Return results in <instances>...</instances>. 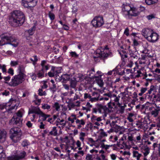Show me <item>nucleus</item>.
I'll return each instance as SVG.
<instances>
[{
	"instance_id": "f257e3e1",
	"label": "nucleus",
	"mask_w": 160,
	"mask_h": 160,
	"mask_svg": "<svg viewBox=\"0 0 160 160\" xmlns=\"http://www.w3.org/2000/svg\"><path fill=\"white\" fill-rule=\"evenodd\" d=\"M9 23L13 27L21 26L24 22L25 16L23 13L19 10L11 12L8 17Z\"/></svg>"
},
{
	"instance_id": "f03ea898",
	"label": "nucleus",
	"mask_w": 160,
	"mask_h": 160,
	"mask_svg": "<svg viewBox=\"0 0 160 160\" xmlns=\"http://www.w3.org/2000/svg\"><path fill=\"white\" fill-rule=\"evenodd\" d=\"M122 13L125 18L128 19L131 18L132 17L137 16L139 14L136 8L124 4L122 6Z\"/></svg>"
},
{
	"instance_id": "7ed1b4c3",
	"label": "nucleus",
	"mask_w": 160,
	"mask_h": 160,
	"mask_svg": "<svg viewBox=\"0 0 160 160\" xmlns=\"http://www.w3.org/2000/svg\"><path fill=\"white\" fill-rule=\"evenodd\" d=\"M6 44H10L16 47L18 45V42L13 35L8 33L0 37V45L2 46Z\"/></svg>"
},
{
	"instance_id": "20e7f679",
	"label": "nucleus",
	"mask_w": 160,
	"mask_h": 160,
	"mask_svg": "<svg viewBox=\"0 0 160 160\" xmlns=\"http://www.w3.org/2000/svg\"><path fill=\"white\" fill-rule=\"evenodd\" d=\"M109 49V48L107 45L105 46L104 49L101 48L97 49L93 55L94 58H99L102 59H105L108 57H112V55L111 52H107L104 51L105 50Z\"/></svg>"
},
{
	"instance_id": "39448f33",
	"label": "nucleus",
	"mask_w": 160,
	"mask_h": 160,
	"mask_svg": "<svg viewBox=\"0 0 160 160\" xmlns=\"http://www.w3.org/2000/svg\"><path fill=\"white\" fill-rule=\"evenodd\" d=\"M25 77L18 74L13 76L10 82L9 86L12 87H15L21 84L25 80Z\"/></svg>"
},
{
	"instance_id": "423d86ee",
	"label": "nucleus",
	"mask_w": 160,
	"mask_h": 160,
	"mask_svg": "<svg viewBox=\"0 0 160 160\" xmlns=\"http://www.w3.org/2000/svg\"><path fill=\"white\" fill-rule=\"evenodd\" d=\"M104 23L103 17L100 16L95 17L91 22V24L95 28L101 27Z\"/></svg>"
},
{
	"instance_id": "0eeeda50",
	"label": "nucleus",
	"mask_w": 160,
	"mask_h": 160,
	"mask_svg": "<svg viewBox=\"0 0 160 160\" xmlns=\"http://www.w3.org/2000/svg\"><path fill=\"white\" fill-rule=\"evenodd\" d=\"M75 142H73L72 143H70L69 141H68V142H66L65 146V150L67 152L68 156H70V153L71 152V149L73 150L74 151H76L77 148L75 147Z\"/></svg>"
},
{
	"instance_id": "6e6552de",
	"label": "nucleus",
	"mask_w": 160,
	"mask_h": 160,
	"mask_svg": "<svg viewBox=\"0 0 160 160\" xmlns=\"http://www.w3.org/2000/svg\"><path fill=\"white\" fill-rule=\"evenodd\" d=\"M22 5L25 8L33 7L36 5L38 0H22Z\"/></svg>"
},
{
	"instance_id": "1a4fd4ad",
	"label": "nucleus",
	"mask_w": 160,
	"mask_h": 160,
	"mask_svg": "<svg viewBox=\"0 0 160 160\" xmlns=\"http://www.w3.org/2000/svg\"><path fill=\"white\" fill-rule=\"evenodd\" d=\"M22 119H19L15 116H13L9 121V123L11 125H17L21 127L22 124Z\"/></svg>"
},
{
	"instance_id": "9d476101",
	"label": "nucleus",
	"mask_w": 160,
	"mask_h": 160,
	"mask_svg": "<svg viewBox=\"0 0 160 160\" xmlns=\"http://www.w3.org/2000/svg\"><path fill=\"white\" fill-rule=\"evenodd\" d=\"M26 155V152L23 151L22 152L19 154L13 155L11 157H9L8 158V160H19L20 159L23 158Z\"/></svg>"
},
{
	"instance_id": "9b49d317",
	"label": "nucleus",
	"mask_w": 160,
	"mask_h": 160,
	"mask_svg": "<svg viewBox=\"0 0 160 160\" xmlns=\"http://www.w3.org/2000/svg\"><path fill=\"white\" fill-rule=\"evenodd\" d=\"M153 32L151 29L144 28L142 30V34L148 40Z\"/></svg>"
},
{
	"instance_id": "f8f14e48",
	"label": "nucleus",
	"mask_w": 160,
	"mask_h": 160,
	"mask_svg": "<svg viewBox=\"0 0 160 160\" xmlns=\"http://www.w3.org/2000/svg\"><path fill=\"white\" fill-rule=\"evenodd\" d=\"M20 130V128L17 127H14L12 128L10 131L11 139H12L14 137L18 135Z\"/></svg>"
},
{
	"instance_id": "ddd939ff",
	"label": "nucleus",
	"mask_w": 160,
	"mask_h": 160,
	"mask_svg": "<svg viewBox=\"0 0 160 160\" xmlns=\"http://www.w3.org/2000/svg\"><path fill=\"white\" fill-rule=\"evenodd\" d=\"M158 34L154 32H153L150 37L149 38L148 40L152 42H155L158 39Z\"/></svg>"
},
{
	"instance_id": "4468645a",
	"label": "nucleus",
	"mask_w": 160,
	"mask_h": 160,
	"mask_svg": "<svg viewBox=\"0 0 160 160\" xmlns=\"http://www.w3.org/2000/svg\"><path fill=\"white\" fill-rule=\"evenodd\" d=\"M41 110L39 108L37 107H33L31 109H29L28 111V114L34 113L39 114Z\"/></svg>"
},
{
	"instance_id": "2eb2a0df",
	"label": "nucleus",
	"mask_w": 160,
	"mask_h": 160,
	"mask_svg": "<svg viewBox=\"0 0 160 160\" xmlns=\"http://www.w3.org/2000/svg\"><path fill=\"white\" fill-rule=\"evenodd\" d=\"M109 110L108 108L106 106H103L101 104L98 105V111L100 113H105Z\"/></svg>"
},
{
	"instance_id": "dca6fc26",
	"label": "nucleus",
	"mask_w": 160,
	"mask_h": 160,
	"mask_svg": "<svg viewBox=\"0 0 160 160\" xmlns=\"http://www.w3.org/2000/svg\"><path fill=\"white\" fill-rule=\"evenodd\" d=\"M157 108H154V110L151 111V114L153 117L156 118L158 117L159 113L160 112V107Z\"/></svg>"
},
{
	"instance_id": "f3484780",
	"label": "nucleus",
	"mask_w": 160,
	"mask_h": 160,
	"mask_svg": "<svg viewBox=\"0 0 160 160\" xmlns=\"http://www.w3.org/2000/svg\"><path fill=\"white\" fill-rule=\"evenodd\" d=\"M70 88H75L77 84V81L76 78H71L70 81Z\"/></svg>"
},
{
	"instance_id": "a211bd4d",
	"label": "nucleus",
	"mask_w": 160,
	"mask_h": 160,
	"mask_svg": "<svg viewBox=\"0 0 160 160\" xmlns=\"http://www.w3.org/2000/svg\"><path fill=\"white\" fill-rule=\"evenodd\" d=\"M95 71L94 69L92 68L90 71H88L87 72V75L89 76V77L91 78H97L94 75Z\"/></svg>"
},
{
	"instance_id": "6ab92c4d",
	"label": "nucleus",
	"mask_w": 160,
	"mask_h": 160,
	"mask_svg": "<svg viewBox=\"0 0 160 160\" xmlns=\"http://www.w3.org/2000/svg\"><path fill=\"white\" fill-rule=\"evenodd\" d=\"M19 71L18 74L23 76L25 77H26V75L24 73V68L23 66H19L18 68Z\"/></svg>"
},
{
	"instance_id": "aec40b11",
	"label": "nucleus",
	"mask_w": 160,
	"mask_h": 160,
	"mask_svg": "<svg viewBox=\"0 0 160 160\" xmlns=\"http://www.w3.org/2000/svg\"><path fill=\"white\" fill-rule=\"evenodd\" d=\"M72 75L70 74H65L62 76L61 77V80H63L62 82L68 81L70 79Z\"/></svg>"
},
{
	"instance_id": "412c9836",
	"label": "nucleus",
	"mask_w": 160,
	"mask_h": 160,
	"mask_svg": "<svg viewBox=\"0 0 160 160\" xmlns=\"http://www.w3.org/2000/svg\"><path fill=\"white\" fill-rule=\"evenodd\" d=\"M57 70L54 67H52L51 71L48 73V75L51 77H53L56 74Z\"/></svg>"
},
{
	"instance_id": "4be33fe9",
	"label": "nucleus",
	"mask_w": 160,
	"mask_h": 160,
	"mask_svg": "<svg viewBox=\"0 0 160 160\" xmlns=\"http://www.w3.org/2000/svg\"><path fill=\"white\" fill-rule=\"evenodd\" d=\"M39 115L40 116V117H42L41 119L42 121H44L46 120V119L50 117V115H49L46 114L43 112L42 111L40 112Z\"/></svg>"
},
{
	"instance_id": "5701e85b",
	"label": "nucleus",
	"mask_w": 160,
	"mask_h": 160,
	"mask_svg": "<svg viewBox=\"0 0 160 160\" xmlns=\"http://www.w3.org/2000/svg\"><path fill=\"white\" fill-rule=\"evenodd\" d=\"M7 137V132L4 130L0 131V140L2 139H6Z\"/></svg>"
},
{
	"instance_id": "b1692460",
	"label": "nucleus",
	"mask_w": 160,
	"mask_h": 160,
	"mask_svg": "<svg viewBox=\"0 0 160 160\" xmlns=\"http://www.w3.org/2000/svg\"><path fill=\"white\" fill-rule=\"evenodd\" d=\"M23 115V114L22 112V110H20L18 111L17 113L14 114L13 116H15L19 119H22V118Z\"/></svg>"
},
{
	"instance_id": "393cba45",
	"label": "nucleus",
	"mask_w": 160,
	"mask_h": 160,
	"mask_svg": "<svg viewBox=\"0 0 160 160\" xmlns=\"http://www.w3.org/2000/svg\"><path fill=\"white\" fill-rule=\"evenodd\" d=\"M58 134L57 130L56 129V128L54 127L53 128L52 130L49 132V136L50 135H53L56 136Z\"/></svg>"
},
{
	"instance_id": "a878e982",
	"label": "nucleus",
	"mask_w": 160,
	"mask_h": 160,
	"mask_svg": "<svg viewBox=\"0 0 160 160\" xmlns=\"http://www.w3.org/2000/svg\"><path fill=\"white\" fill-rule=\"evenodd\" d=\"M117 145L121 149H123L124 146L126 148H128V146L126 144V143H125L124 142H122V144L120 143V142H117Z\"/></svg>"
},
{
	"instance_id": "bb28decb",
	"label": "nucleus",
	"mask_w": 160,
	"mask_h": 160,
	"mask_svg": "<svg viewBox=\"0 0 160 160\" xmlns=\"http://www.w3.org/2000/svg\"><path fill=\"white\" fill-rule=\"evenodd\" d=\"M10 103V102H8L7 103H3L0 104V110H2L5 108L6 109L7 106L9 107L11 105Z\"/></svg>"
},
{
	"instance_id": "cd10ccee",
	"label": "nucleus",
	"mask_w": 160,
	"mask_h": 160,
	"mask_svg": "<svg viewBox=\"0 0 160 160\" xmlns=\"http://www.w3.org/2000/svg\"><path fill=\"white\" fill-rule=\"evenodd\" d=\"M6 155L5 152H3V149L2 146L0 145V158H4Z\"/></svg>"
},
{
	"instance_id": "c85d7f7f",
	"label": "nucleus",
	"mask_w": 160,
	"mask_h": 160,
	"mask_svg": "<svg viewBox=\"0 0 160 160\" xmlns=\"http://www.w3.org/2000/svg\"><path fill=\"white\" fill-rule=\"evenodd\" d=\"M36 26V25L34 24L32 28L28 30V32L30 35H32L34 33V32L35 30Z\"/></svg>"
},
{
	"instance_id": "c756f323",
	"label": "nucleus",
	"mask_w": 160,
	"mask_h": 160,
	"mask_svg": "<svg viewBox=\"0 0 160 160\" xmlns=\"http://www.w3.org/2000/svg\"><path fill=\"white\" fill-rule=\"evenodd\" d=\"M136 125L138 127L140 128H144L143 129H147L148 128V125L147 123H145L144 125H143V123H141V124L140 125L139 124H138L137 123Z\"/></svg>"
},
{
	"instance_id": "7c9ffc66",
	"label": "nucleus",
	"mask_w": 160,
	"mask_h": 160,
	"mask_svg": "<svg viewBox=\"0 0 160 160\" xmlns=\"http://www.w3.org/2000/svg\"><path fill=\"white\" fill-rule=\"evenodd\" d=\"M158 0H145L146 3L148 5L154 4L157 2Z\"/></svg>"
},
{
	"instance_id": "2f4dec72",
	"label": "nucleus",
	"mask_w": 160,
	"mask_h": 160,
	"mask_svg": "<svg viewBox=\"0 0 160 160\" xmlns=\"http://www.w3.org/2000/svg\"><path fill=\"white\" fill-rule=\"evenodd\" d=\"M151 134L150 133L149 135H146L143 136L142 140L143 139L145 140L146 139H148V140L150 139V140H153L154 139V137L153 136H151Z\"/></svg>"
},
{
	"instance_id": "473e14b6",
	"label": "nucleus",
	"mask_w": 160,
	"mask_h": 160,
	"mask_svg": "<svg viewBox=\"0 0 160 160\" xmlns=\"http://www.w3.org/2000/svg\"><path fill=\"white\" fill-rule=\"evenodd\" d=\"M3 79L4 80V83L8 84L9 86V83L10 82L9 81H10L11 77L9 76L4 77L3 78Z\"/></svg>"
},
{
	"instance_id": "72a5a7b5",
	"label": "nucleus",
	"mask_w": 160,
	"mask_h": 160,
	"mask_svg": "<svg viewBox=\"0 0 160 160\" xmlns=\"http://www.w3.org/2000/svg\"><path fill=\"white\" fill-rule=\"evenodd\" d=\"M48 16L51 21L53 20L55 18V15L51 11L49 12Z\"/></svg>"
},
{
	"instance_id": "f704fd0d",
	"label": "nucleus",
	"mask_w": 160,
	"mask_h": 160,
	"mask_svg": "<svg viewBox=\"0 0 160 160\" xmlns=\"http://www.w3.org/2000/svg\"><path fill=\"white\" fill-rule=\"evenodd\" d=\"M44 69H42V70L38 72L37 73V75L38 77L39 78H42L44 77Z\"/></svg>"
},
{
	"instance_id": "c9c22d12",
	"label": "nucleus",
	"mask_w": 160,
	"mask_h": 160,
	"mask_svg": "<svg viewBox=\"0 0 160 160\" xmlns=\"http://www.w3.org/2000/svg\"><path fill=\"white\" fill-rule=\"evenodd\" d=\"M56 111H59L60 110V106L58 102H56L53 106Z\"/></svg>"
},
{
	"instance_id": "e433bc0d",
	"label": "nucleus",
	"mask_w": 160,
	"mask_h": 160,
	"mask_svg": "<svg viewBox=\"0 0 160 160\" xmlns=\"http://www.w3.org/2000/svg\"><path fill=\"white\" fill-rule=\"evenodd\" d=\"M96 80L98 84L100 87H102L103 86V81L101 79H96Z\"/></svg>"
},
{
	"instance_id": "4c0bfd02",
	"label": "nucleus",
	"mask_w": 160,
	"mask_h": 160,
	"mask_svg": "<svg viewBox=\"0 0 160 160\" xmlns=\"http://www.w3.org/2000/svg\"><path fill=\"white\" fill-rule=\"evenodd\" d=\"M50 89L53 93L55 92L57 89L56 84H52V86L50 88Z\"/></svg>"
},
{
	"instance_id": "58836bf2",
	"label": "nucleus",
	"mask_w": 160,
	"mask_h": 160,
	"mask_svg": "<svg viewBox=\"0 0 160 160\" xmlns=\"http://www.w3.org/2000/svg\"><path fill=\"white\" fill-rule=\"evenodd\" d=\"M34 59L31 58L30 60L32 62V63L33 65H35L36 64V62L38 61V58L37 56L35 55L33 56Z\"/></svg>"
},
{
	"instance_id": "ea45409f",
	"label": "nucleus",
	"mask_w": 160,
	"mask_h": 160,
	"mask_svg": "<svg viewBox=\"0 0 160 160\" xmlns=\"http://www.w3.org/2000/svg\"><path fill=\"white\" fill-rule=\"evenodd\" d=\"M42 88H39L38 90V95L40 96L43 95H46V93L45 91L43 92Z\"/></svg>"
},
{
	"instance_id": "a19ab883",
	"label": "nucleus",
	"mask_w": 160,
	"mask_h": 160,
	"mask_svg": "<svg viewBox=\"0 0 160 160\" xmlns=\"http://www.w3.org/2000/svg\"><path fill=\"white\" fill-rule=\"evenodd\" d=\"M92 124L91 123H89L87 124L85 126V129L87 130L88 131L89 128L91 129L92 128Z\"/></svg>"
},
{
	"instance_id": "79ce46f5",
	"label": "nucleus",
	"mask_w": 160,
	"mask_h": 160,
	"mask_svg": "<svg viewBox=\"0 0 160 160\" xmlns=\"http://www.w3.org/2000/svg\"><path fill=\"white\" fill-rule=\"evenodd\" d=\"M2 69V72L3 73L6 72L7 70L6 68V66L5 65H2L0 64V69Z\"/></svg>"
},
{
	"instance_id": "37998d69",
	"label": "nucleus",
	"mask_w": 160,
	"mask_h": 160,
	"mask_svg": "<svg viewBox=\"0 0 160 160\" xmlns=\"http://www.w3.org/2000/svg\"><path fill=\"white\" fill-rule=\"evenodd\" d=\"M153 98L156 99V101L160 102V94L158 93L154 95Z\"/></svg>"
},
{
	"instance_id": "c03bdc74",
	"label": "nucleus",
	"mask_w": 160,
	"mask_h": 160,
	"mask_svg": "<svg viewBox=\"0 0 160 160\" xmlns=\"http://www.w3.org/2000/svg\"><path fill=\"white\" fill-rule=\"evenodd\" d=\"M50 106L48 104H44L42 105V108L44 109H47L48 110L50 108Z\"/></svg>"
},
{
	"instance_id": "a18cd8bd",
	"label": "nucleus",
	"mask_w": 160,
	"mask_h": 160,
	"mask_svg": "<svg viewBox=\"0 0 160 160\" xmlns=\"http://www.w3.org/2000/svg\"><path fill=\"white\" fill-rule=\"evenodd\" d=\"M145 152L144 153V157H146L149 152V148L148 147H147L144 149Z\"/></svg>"
},
{
	"instance_id": "49530a36",
	"label": "nucleus",
	"mask_w": 160,
	"mask_h": 160,
	"mask_svg": "<svg viewBox=\"0 0 160 160\" xmlns=\"http://www.w3.org/2000/svg\"><path fill=\"white\" fill-rule=\"evenodd\" d=\"M146 18L148 20H150L154 18H155V15L154 14L149 15L148 16H147Z\"/></svg>"
},
{
	"instance_id": "de8ad7c7",
	"label": "nucleus",
	"mask_w": 160,
	"mask_h": 160,
	"mask_svg": "<svg viewBox=\"0 0 160 160\" xmlns=\"http://www.w3.org/2000/svg\"><path fill=\"white\" fill-rule=\"evenodd\" d=\"M86 135L85 133L81 132L80 134V139L81 140H84V137L86 136Z\"/></svg>"
},
{
	"instance_id": "09e8293b",
	"label": "nucleus",
	"mask_w": 160,
	"mask_h": 160,
	"mask_svg": "<svg viewBox=\"0 0 160 160\" xmlns=\"http://www.w3.org/2000/svg\"><path fill=\"white\" fill-rule=\"evenodd\" d=\"M154 89H155V87H154V86H153V85L151 86L150 87V89L148 90V92H147V94H150L151 93L152 91V90H154Z\"/></svg>"
},
{
	"instance_id": "8fccbe9b",
	"label": "nucleus",
	"mask_w": 160,
	"mask_h": 160,
	"mask_svg": "<svg viewBox=\"0 0 160 160\" xmlns=\"http://www.w3.org/2000/svg\"><path fill=\"white\" fill-rule=\"evenodd\" d=\"M70 55L72 57L77 58L78 55L75 52H70Z\"/></svg>"
},
{
	"instance_id": "3c124183",
	"label": "nucleus",
	"mask_w": 160,
	"mask_h": 160,
	"mask_svg": "<svg viewBox=\"0 0 160 160\" xmlns=\"http://www.w3.org/2000/svg\"><path fill=\"white\" fill-rule=\"evenodd\" d=\"M98 141H94L93 142V144H94V146L96 147V148H98L99 146L101 145V143L99 142Z\"/></svg>"
},
{
	"instance_id": "603ef678",
	"label": "nucleus",
	"mask_w": 160,
	"mask_h": 160,
	"mask_svg": "<svg viewBox=\"0 0 160 160\" xmlns=\"http://www.w3.org/2000/svg\"><path fill=\"white\" fill-rule=\"evenodd\" d=\"M10 64L12 66H15L18 64V61H11Z\"/></svg>"
},
{
	"instance_id": "864d4df0",
	"label": "nucleus",
	"mask_w": 160,
	"mask_h": 160,
	"mask_svg": "<svg viewBox=\"0 0 160 160\" xmlns=\"http://www.w3.org/2000/svg\"><path fill=\"white\" fill-rule=\"evenodd\" d=\"M62 86L65 89L67 90H69L70 86H69L68 85L66 84H63Z\"/></svg>"
},
{
	"instance_id": "5fc2aeb1",
	"label": "nucleus",
	"mask_w": 160,
	"mask_h": 160,
	"mask_svg": "<svg viewBox=\"0 0 160 160\" xmlns=\"http://www.w3.org/2000/svg\"><path fill=\"white\" fill-rule=\"evenodd\" d=\"M108 107L110 109H112L113 108L112 106H114L115 104L113 103H112L111 102L108 103Z\"/></svg>"
},
{
	"instance_id": "6e6d98bb",
	"label": "nucleus",
	"mask_w": 160,
	"mask_h": 160,
	"mask_svg": "<svg viewBox=\"0 0 160 160\" xmlns=\"http://www.w3.org/2000/svg\"><path fill=\"white\" fill-rule=\"evenodd\" d=\"M75 144H76L77 146V147L76 148H77L78 147L79 148L78 150H80L82 149V148L80 147L81 143L79 141H78L76 143H75Z\"/></svg>"
},
{
	"instance_id": "4d7b16f0",
	"label": "nucleus",
	"mask_w": 160,
	"mask_h": 160,
	"mask_svg": "<svg viewBox=\"0 0 160 160\" xmlns=\"http://www.w3.org/2000/svg\"><path fill=\"white\" fill-rule=\"evenodd\" d=\"M91 96L88 93H85L84 94V99H87V98H89L90 99V98H91Z\"/></svg>"
},
{
	"instance_id": "13d9d810",
	"label": "nucleus",
	"mask_w": 160,
	"mask_h": 160,
	"mask_svg": "<svg viewBox=\"0 0 160 160\" xmlns=\"http://www.w3.org/2000/svg\"><path fill=\"white\" fill-rule=\"evenodd\" d=\"M92 158V155L88 154L87 155L86 158L87 160H93Z\"/></svg>"
},
{
	"instance_id": "bf43d9fd",
	"label": "nucleus",
	"mask_w": 160,
	"mask_h": 160,
	"mask_svg": "<svg viewBox=\"0 0 160 160\" xmlns=\"http://www.w3.org/2000/svg\"><path fill=\"white\" fill-rule=\"evenodd\" d=\"M10 92L9 91L7 90L4 91L3 92H2V94L3 95L7 96L9 94Z\"/></svg>"
},
{
	"instance_id": "052dcab7",
	"label": "nucleus",
	"mask_w": 160,
	"mask_h": 160,
	"mask_svg": "<svg viewBox=\"0 0 160 160\" xmlns=\"http://www.w3.org/2000/svg\"><path fill=\"white\" fill-rule=\"evenodd\" d=\"M8 73L11 74L12 75H13L14 74L13 69L12 68H9L8 71Z\"/></svg>"
},
{
	"instance_id": "680f3d73",
	"label": "nucleus",
	"mask_w": 160,
	"mask_h": 160,
	"mask_svg": "<svg viewBox=\"0 0 160 160\" xmlns=\"http://www.w3.org/2000/svg\"><path fill=\"white\" fill-rule=\"evenodd\" d=\"M129 30L128 28H127L125 29L124 32V34L126 35L127 36H128L129 35Z\"/></svg>"
},
{
	"instance_id": "e2e57ef3",
	"label": "nucleus",
	"mask_w": 160,
	"mask_h": 160,
	"mask_svg": "<svg viewBox=\"0 0 160 160\" xmlns=\"http://www.w3.org/2000/svg\"><path fill=\"white\" fill-rule=\"evenodd\" d=\"M98 100V98H90L89 101H91L92 102H96Z\"/></svg>"
},
{
	"instance_id": "0e129e2a",
	"label": "nucleus",
	"mask_w": 160,
	"mask_h": 160,
	"mask_svg": "<svg viewBox=\"0 0 160 160\" xmlns=\"http://www.w3.org/2000/svg\"><path fill=\"white\" fill-rule=\"evenodd\" d=\"M46 81H44L43 85L41 86V88H46L48 87V85L46 84Z\"/></svg>"
},
{
	"instance_id": "69168bd1",
	"label": "nucleus",
	"mask_w": 160,
	"mask_h": 160,
	"mask_svg": "<svg viewBox=\"0 0 160 160\" xmlns=\"http://www.w3.org/2000/svg\"><path fill=\"white\" fill-rule=\"evenodd\" d=\"M133 156L134 157H137V155L140 154L138 153V152L137 151H133Z\"/></svg>"
},
{
	"instance_id": "338daca9",
	"label": "nucleus",
	"mask_w": 160,
	"mask_h": 160,
	"mask_svg": "<svg viewBox=\"0 0 160 160\" xmlns=\"http://www.w3.org/2000/svg\"><path fill=\"white\" fill-rule=\"evenodd\" d=\"M26 124L28 128H31L32 126V124L31 123V122L30 121H28Z\"/></svg>"
},
{
	"instance_id": "774afa93",
	"label": "nucleus",
	"mask_w": 160,
	"mask_h": 160,
	"mask_svg": "<svg viewBox=\"0 0 160 160\" xmlns=\"http://www.w3.org/2000/svg\"><path fill=\"white\" fill-rule=\"evenodd\" d=\"M147 88H142L141 89V92L143 94L147 90Z\"/></svg>"
}]
</instances>
